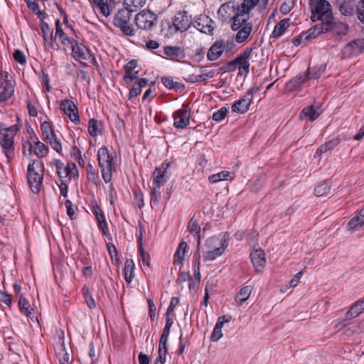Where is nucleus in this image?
<instances>
[{"label":"nucleus","mask_w":364,"mask_h":364,"mask_svg":"<svg viewBox=\"0 0 364 364\" xmlns=\"http://www.w3.org/2000/svg\"><path fill=\"white\" fill-rule=\"evenodd\" d=\"M164 54L171 60L178 61L185 57L184 50L177 46H166L164 48Z\"/></svg>","instance_id":"nucleus-29"},{"label":"nucleus","mask_w":364,"mask_h":364,"mask_svg":"<svg viewBox=\"0 0 364 364\" xmlns=\"http://www.w3.org/2000/svg\"><path fill=\"white\" fill-rule=\"evenodd\" d=\"M331 31H333L338 36L346 35L348 31V26L343 22H334L333 18L331 21Z\"/></svg>","instance_id":"nucleus-41"},{"label":"nucleus","mask_w":364,"mask_h":364,"mask_svg":"<svg viewBox=\"0 0 364 364\" xmlns=\"http://www.w3.org/2000/svg\"><path fill=\"white\" fill-rule=\"evenodd\" d=\"M133 13L132 9L125 6L124 8L119 9L114 18V25L121 29L127 36H133L135 34L132 27L129 26V22Z\"/></svg>","instance_id":"nucleus-7"},{"label":"nucleus","mask_w":364,"mask_h":364,"mask_svg":"<svg viewBox=\"0 0 364 364\" xmlns=\"http://www.w3.org/2000/svg\"><path fill=\"white\" fill-rule=\"evenodd\" d=\"M88 132L90 135L95 137L98 133L97 121L95 119H91L88 122Z\"/></svg>","instance_id":"nucleus-57"},{"label":"nucleus","mask_w":364,"mask_h":364,"mask_svg":"<svg viewBox=\"0 0 364 364\" xmlns=\"http://www.w3.org/2000/svg\"><path fill=\"white\" fill-rule=\"evenodd\" d=\"M41 29L45 45L49 48H53V36L52 29L50 28L49 25L44 21L41 22Z\"/></svg>","instance_id":"nucleus-31"},{"label":"nucleus","mask_w":364,"mask_h":364,"mask_svg":"<svg viewBox=\"0 0 364 364\" xmlns=\"http://www.w3.org/2000/svg\"><path fill=\"white\" fill-rule=\"evenodd\" d=\"M91 1L104 16L107 17L111 14V9L106 0H91Z\"/></svg>","instance_id":"nucleus-48"},{"label":"nucleus","mask_w":364,"mask_h":364,"mask_svg":"<svg viewBox=\"0 0 364 364\" xmlns=\"http://www.w3.org/2000/svg\"><path fill=\"white\" fill-rule=\"evenodd\" d=\"M252 291L251 286H245L242 287L235 298V303L237 306H241L246 301Z\"/></svg>","instance_id":"nucleus-34"},{"label":"nucleus","mask_w":364,"mask_h":364,"mask_svg":"<svg viewBox=\"0 0 364 364\" xmlns=\"http://www.w3.org/2000/svg\"><path fill=\"white\" fill-rule=\"evenodd\" d=\"M289 27V19L284 18L278 22L272 33L271 38L274 39L281 37Z\"/></svg>","instance_id":"nucleus-32"},{"label":"nucleus","mask_w":364,"mask_h":364,"mask_svg":"<svg viewBox=\"0 0 364 364\" xmlns=\"http://www.w3.org/2000/svg\"><path fill=\"white\" fill-rule=\"evenodd\" d=\"M20 126L14 124L7 128L1 129L0 132V144L3 152L9 163L14 156V136L19 131Z\"/></svg>","instance_id":"nucleus-4"},{"label":"nucleus","mask_w":364,"mask_h":364,"mask_svg":"<svg viewBox=\"0 0 364 364\" xmlns=\"http://www.w3.org/2000/svg\"><path fill=\"white\" fill-rule=\"evenodd\" d=\"M252 263L258 273H261L266 264V255L261 248L254 250L250 254Z\"/></svg>","instance_id":"nucleus-20"},{"label":"nucleus","mask_w":364,"mask_h":364,"mask_svg":"<svg viewBox=\"0 0 364 364\" xmlns=\"http://www.w3.org/2000/svg\"><path fill=\"white\" fill-rule=\"evenodd\" d=\"M191 108L189 105H183L182 107L173 113V127L184 129L190 124Z\"/></svg>","instance_id":"nucleus-13"},{"label":"nucleus","mask_w":364,"mask_h":364,"mask_svg":"<svg viewBox=\"0 0 364 364\" xmlns=\"http://www.w3.org/2000/svg\"><path fill=\"white\" fill-rule=\"evenodd\" d=\"M135 269V264L132 259H127L124 262V274L125 281L130 284L134 278V270Z\"/></svg>","instance_id":"nucleus-37"},{"label":"nucleus","mask_w":364,"mask_h":364,"mask_svg":"<svg viewBox=\"0 0 364 364\" xmlns=\"http://www.w3.org/2000/svg\"><path fill=\"white\" fill-rule=\"evenodd\" d=\"M331 23L321 22L320 24L310 28L305 33H301L299 38L294 41L295 45L301 43L302 41H307L314 38L321 33H324L331 31Z\"/></svg>","instance_id":"nucleus-10"},{"label":"nucleus","mask_w":364,"mask_h":364,"mask_svg":"<svg viewBox=\"0 0 364 364\" xmlns=\"http://www.w3.org/2000/svg\"><path fill=\"white\" fill-rule=\"evenodd\" d=\"M41 129L43 136H48V134H50L54 131V127L51 122L45 121L41 124Z\"/></svg>","instance_id":"nucleus-58"},{"label":"nucleus","mask_w":364,"mask_h":364,"mask_svg":"<svg viewBox=\"0 0 364 364\" xmlns=\"http://www.w3.org/2000/svg\"><path fill=\"white\" fill-rule=\"evenodd\" d=\"M364 312V299H359L354 302L346 314L345 320H350L358 317Z\"/></svg>","instance_id":"nucleus-25"},{"label":"nucleus","mask_w":364,"mask_h":364,"mask_svg":"<svg viewBox=\"0 0 364 364\" xmlns=\"http://www.w3.org/2000/svg\"><path fill=\"white\" fill-rule=\"evenodd\" d=\"M45 139L49 142L51 147L60 154L62 151V146L60 139L57 137L55 130L50 134H48V136L44 137Z\"/></svg>","instance_id":"nucleus-45"},{"label":"nucleus","mask_w":364,"mask_h":364,"mask_svg":"<svg viewBox=\"0 0 364 364\" xmlns=\"http://www.w3.org/2000/svg\"><path fill=\"white\" fill-rule=\"evenodd\" d=\"M187 246L188 245L186 242H180L174 254V264L179 265L183 263Z\"/></svg>","instance_id":"nucleus-38"},{"label":"nucleus","mask_w":364,"mask_h":364,"mask_svg":"<svg viewBox=\"0 0 364 364\" xmlns=\"http://www.w3.org/2000/svg\"><path fill=\"white\" fill-rule=\"evenodd\" d=\"M191 24L192 21L188 16L187 12L180 11L178 12L172 18V22L169 26V28L173 30L174 32H184L191 26Z\"/></svg>","instance_id":"nucleus-14"},{"label":"nucleus","mask_w":364,"mask_h":364,"mask_svg":"<svg viewBox=\"0 0 364 364\" xmlns=\"http://www.w3.org/2000/svg\"><path fill=\"white\" fill-rule=\"evenodd\" d=\"M44 176L43 164L41 161H31L27 168L28 186L33 193H38L43 186Z\"/></svg>","instance_id":"nucleus-3"},{"label":"nucleus","mask_w":364,"mask_h":364,"mask_svg":"<svg viewBox=\"0 0 364 364\" xmlns=\"http://www.w3.org/2000/svg\"><path fill=\"white\" fill-rule=\"evenodd\" d=\"M15 82L6 71H0V103L8 100L14 92Z\"/></svg>","instance_id":"nucleus-9"},{"label":"nucleus","mask_w":364,"mask_h":364,"mask_svg":"<svg viewBox=\"0 0 364 364\" xmlns=\"http://www.w3.org/2000/svg\"><path fill=\"white\" fill-rule=\"evenodd\" d=\"M331 191V185L328 181H323L316 185L314 189L315 196L323 197L328 195Z\"/></svg>","instance_id":"nucleus-44"},{"label":"nucleus","mask_w":364,"mask_h":364,"mask_svg":"<svg viewBox=\"0 0 364 364\" xmlns=\"http://www.w3.org/2000/svg\"><path fill=\"white\" fill-rule=\"evenodd\" d=\"M311 79V77L306 73L300 74L292 78L287 83V89L289 92L299 90L305 85Z\"/></svg>","instance_id":"nucleus-21"},{"label":"nucleus","mask_w":364,"mask_h":364,"mask_svg":"<svg viewBox=\"0 0 364 364\" xmlns=\"http://www.w3.org/2000/svg\"><path fill=\"white\" fill-rule=\"evenodd\" d=\"M18 304L21 311L26 316H30L32 314L33 309L31 307L28 301L23 295L19 296Z\"/></svg>","instance_id":"nucleus-46"},{"label":"nucleus","mask_w":364,"mask_h":364,"mask_svg":"<svg viewBox=\"0 0 364 364\" xmlns=\"http://www.w3.org/2000/svg\"><path fill=\"white\" fill-rule=\"evenodd\" d=\"M259 0H244L240 6H238L235 15L250 18V12L258 4Z\"/></svg>","instance_id":"nucleus-26"},{"label":"nucleus","mask_w":364,"mask_h":364,"mask_svg":"<svg viewBox=\"0 0 364 364\" xmlns=\"http://www.w3.org/2000/svg\"><path fill=\"white\" fill-rule=\"evenodd\" d=\"M336 5L343 15L350 16L354 13L355 1L353 0H336Z\"/></svg>","instance_id":"nucleus-27"},{"label":"nucleus","mask_w":364,"mask_h":364,"mask_svg":"<svg viewBox=\"0 0 364 364\" xmlns=\"http://www.w3.org/2000/svg\"><path fill=\"white\" fill-rule=\"evenodd\" d=\"M234 10V6H231L228 4H222L218 11V16L221 18V19L225 21L228 18V14L231 11Z\"/></svg>","instance_id":"nucleus-54"},{"label":"nucleus","mask_w":364,"mask_h":364,"mask_svg":"<svg viewBox=\"0 0 364 364\" xmlns=\"http://www.w3.org/2000/svg\"><path fill=\"white\" fill-rule=\"evenodd\" d=\"M356 13L359 21L364 23V0H360V2L357 5Z\"/></svg>","instance_id":"nucleus-62"},{"label":"nucleus","mask_w":364,"mask_h":364,"mask_svg":"<svg viewBox=\"0 0 364 364\" xmlns=\"http://www.w3.org/2000/svg\"><path fill=\"white\" fill-rule=\"evenodd\" d=\"M136 68V61L134 60H132L129 61L127 64L124 66V73L126 75L127 78L131 79V76L128 75L131 74V72L134 71L135 68Z\"/></svg>","instance_id":"nucleus-60"},{"label":"nucleus","mask_w":364,"mask_h":364,"mask_svg":"<svg viewBox=\"0 0 364 364\" xmlns=\"http://www.w3.org/2000/svg\"><path fill=\"white\" fill-rule=\"evenodd\" d=\"M87 178L90 182H91L96 186L100 184V179L99 175L91 164L88 165V168L87 170Z\"/></svg>","instance_id":"nucleus-50"},{"label":"nucleus","mask_w":364,"mask_h":364,"mask_svg":"<svg viewBox=\"0 0 364 364\" xmlns=\"http://www.w3.org/2000/svg\"><path fill=\"white\" fill-rule=\"evenodd\" d=\"M71 154L75 158V160L79 164V165L82 166L84 161L82 158L80 150L76 146H74L72 149Z\"/></svg>","instance_id":"nucleus-63"},{"label":"nucleus","mask_w":364,"mask_h":364,"mask_svg":"<svg viewBox=\"0 0 364 364\" xmlns=\"http://www.w3.org/2000/svg\"><path fill=\"white\" fill-rule=\"evenodd\" d=\"M341 143V139L338 136H335L326 141L324 144L321 145L316 151L314 158L320 157L323 153L328 151L333 150Z\"/></svg>","instance_id":"nucleus-28"},{"label":"nucleus","mask_w":364,"mask_h":364,"mask_svg":"<svg viewBox=\"0 0 364 364\" xmlns=\"http://www.w3.org/2000/svg\"><path fill=\"white\" fill-rule=\"evenodd\" d=\"M97 162L105 183H109L117 169L115 153H110L106 146L100 147L97 151Z\"/></svg>","instance_id":"nucleus-2"},{"label":"nucleus","mask_w":364,"mask_h":364,"mask_svg":"<svg viewBox=\"0 0 364 364\" xmlns=\"http://www.w3.org/2000/svg\"><path fill=\"white\" fill-rule=\"evenodd\" d=\"M321 107L318 105H311L304 107L300 113L299 118H309L311 122L316 120L321 114Z\"/></svg>","instance_id":"nucleus-22"},{"label":"nucleus","mask_w":364,"mask_h":364,"mask_svg":"<svg viewBox=\"0 0 364 364\" xmlns=\"http://www.w3.org/2000/svg\"><path fill=\"white\" fill-rule=\"evenodd\" d=\"M188 230L196 239H197L198 244L199 245L200 242V227L198 225V221L194 218H192L190 220L188 225Z\"/></svg>","instance_id":"nucleus-42"},{"label":"nucleus","mask_w":364,"mask_h":364,"mask_svg":"<svg viewBox=\"0 0 364 364\" xmlns=\"http://www.w3.org/2000/svg\"><path fill=\"white\" fill-rule=\"evenodd\" d=\"M259 90L257 89H250L247 91L245 95L238 100H236L231 106V110L234 113L245 114L250 107L252 102L254 95Z\"/></svg>","instance_id":"nucleus-11"},{"label":"nucleus","mask_w":364,"mask_h":364,"mask_svg":"<svg viewBox=\"0 0 364 364\" xmlns=\"http://www.w3.org/2000/svg\"><path fill=\"white\" fill-rule=\"evenodd\" d=\"M31 142L33 144V151L38 158H44L48 153V147L41 142L38 136L33 134L31 136Z\"/></svg>","instance_id":"nucleus-23"},{"label":"nucleus","mask_w":364,"mask_h":364,"mask_svg":"<svg viewBox=\"0 0 364 364\" xmlns=\"http://www.w3.org/2000/svg\"><path fill=\"white\" fill-rule=\"evenodd\" d=\"M231 178V173L228 171H223L218 173L211 175L208 178V181L211 183H215L221 181L228 180Z\"/></svg>","instance_id":"nucleus-51"},{"label":"nucleus","mask_w":364,"mask_h":364,"mask_svg":"<svg viewBox=\"0 0 364 364\" xmlns=\"http://www.w3.org/2000/svg\"><path fill=\"white\" fill-rule=\"evenodd\" d=\"M14 60L21 64L23 65L26 63V58L23 51L21 50H16L13 54Z\"/></svg>","instance_id":"nucleus-61"},{"label":"nucleus","mask_w":364,"mask_h":364,"mask_svg":"<svg viewBox=\"0 0 364 364\" xmlns=\"http://www.w3.org/2000/svg\"><path fill=\"white\" fill-rule=\"evenodd\" d=\"M173 166H176L175 161L166 160L160 166L156 167L153 172V186L156 187L164 186L171 176L168 169Z\"/></svg>","instance_id":"nucleus-8"},{"label":"nucleus","mask_w":364,"mask_h":364,"mask_svg":"<svg viewBox=\"0 0 364 364\" xmlns=\"http://www.w3.org/2000/svg\"><path fill=\"white\" fill-rule=\"evenodd\" d=\"M60 109L75 124H80V120L78 110L73 101L68 99L62 100L60 104Z\"/></svg>","instance_id":"nucleus-17"},{"label":"nucleus","mask_w":364,"mask_h":364,"mask_svg":"<svg viewBox=\"0 0 364 364\" xmlns=\"http://www.w3.org/2000/svg\"><path fill=\"white\" fill-rule=\"evenodd\" d=\"M364 51V38H358L349 42L341 50L343 58L358 56Z\"/></svg>","instance_id":"nucleus-15"},{"label":"nucleus","mask_w":364,"mask_h":364,"mask_svg":"<svg viewBox=\"0 0 364 364\" xmlns=\"http://www.w3.org/2000/svg\"><path fill=\"white\" fill-rule=\"evenodd\" d=\"M231 19V28L237 31L235 37V41L238 43L245 42L253 31V25L249 21L250 18L234 14Z\"/></svg>","instance_id":"nucleus-6"},{"label":"nucleus","mask_w":364,"mask_h":364,"mask_svg":"<svg viewBox=\"0 0 364 364\" xmlns=\"http://www.w3.org/2000/svg\"><path fill=\"white\" fill-rule=\"evenodd\" d=\"M70 45L72 47L73 52L77 57L82 60L88 59L90 52L86 46L82 44H77L75 40L73 43H70Z\"/></svg>","instance_id":"nucleus-35"},{"label":"nucleus","mask_w":364,"mask_h":364,"mask_svg":"<svg viewBox=\"0 0 364 364\" xmlns=\"http://www.w3.org/2000/svg\"><path fill=\"white\" fill-rule=\"evenodd\" d=\"M364 225V208L359 212V214L353 218L348 223L349 229L355 230Z\"/></svg>","instance_id":"nucleus-39"},{"label":"nucleus","mask_w":364,"mask_h":364,"mask_svg":"<svg viewBox=\"0 0 364 364\" xmlns=\"http://www.w3.org/2000/svg\"><path fill=\"white\" fill-rule=\"evenodd\" d=\"M146 3V0H124V4L132 11H136L138 9L142 7Z\"/></svg>","instance_id":"nucleus-53"},{"label":"nucleus","mask_w":364,"mask_h":364,"mask_svg":"<svg viewBox=\"0 0 364 364\" xmlns=\"http://www.w3.org/2000/svg\"><path fill=\"white\" fill-rule=\"evenodd\" d=\"M161 187H156V186H153L151 192V203L156 205L161 198V193L159 191Z\"/></svg>","instance_id":"nucleus-59"},{"label":"nucleus","mask_w":364,"mask_h":364,"mask_svg":"<svg viewBox=\"0 0 364 364\" xmlns=\"http://www.w3.org/2000/svg\"><path fill=\"white\" fill-rule=\"evenodd\" d=\"M139 229H140L139 236L138 237V239H137L138 251H139L140 257L141 259L143 265L147 266L149 267L150 265V263H149L150 256H149V253L146 252L142 247V235H143V232L144 231V229L141 225L139 226Z\"/></svg>","instance_id":"nucleus-30"},{"label":"nucleus","mask_w":364,"mask_h":364,"mask_svg":"<svg viewBox=\"0 0 364 364\" xmlns=\"http://www.w3.org/2000/svg\"><path fill=\"white\" fill-rule=\"evenodd\" d=\"M82 293L83 294L85 302L90 309H93L96 307L95 301L92 296L91 291L88 287L84 286L82 289Z\"/></svg>","instance_id":"nucleus-52"},{"label":"nucleus","mask_w":364,"mask_h":364,"mask_svg":"<svg viewBox=\"0 0 364 364\" xmlns=\"http://www.w3.org/2000/svg\"><path fill=\"white\" fill-rule=\"evenodd\" d=\"M228 245L226 233L219 234L208 238L205 242V249L202 252L204 262L213 261L221 256Z\"/></svg>","instance_id":"nucleus-1"},{"label":"nucleus","mask_w":364,"mask_h":364,"mask_svg":"<svg viewBox=\"0 0 364 364\" xmlns=\"http://www.w3.org/2000/svg\"><path fill=\"white\" fill-rule=\"evenodd\" d=\"M232 41L230 42L229 41H224V40H220L216 41L208 49L207 53V58L208 60L210 61H214L217 59H218L221 55L223 54V51L226 50L228 51L230 48H229V46H232Z\"/></svg>","instance_id":"nucleus-16"},{"label":"nucleus","mask_w":364,"mask_h":364,"mask_svg":"<svg viewBox=\"0 0 364 364\" xmlns=\"http://www.w3.org/2000/svg\"><path fill=\"white\" fill-rule=\"evenodd\" d=\"M57 37H59V38L61 41V43L65 46L70 45V43H73L74 42V39L68 37V36L65 34L63 29L58 28L57 31H55V38Z\"/></svg>","instance_id":"nucleus-55"},{"label":"nucleus","mask_w":364,"mask_h":364,"mask_svg":"<svg viewBox=\"0 0 364 364\" xmlns=\"http://www.w3.org/2000/svg\"><path fill=\"white\" fill-rule=\"evenodd\" d=\"M65 206L66 208L67 215L71 220H73L75 218V210L71 200H66L65 201Z\"/></svg>","instance_id":"nucleus-64"},{"label":"nucleus","mask_w":364,"mask_h":364,"mask_svg":"<svg viewBox=\"0 0 364 364\" xmlns=\"http://www.w3.org/2000/svg\"><path fill=\"white\" fill-rule=\"evenodd\" d=\"M326 68V64L321 63L313 68H309L306 73L309 75L311 79H318L324 73Z\"/></svg>","instance_id":"nucleus-40"},{"label":"nucleus","mask_w":364,"mask_h":364,"mask_svg":"<svg viewBox=\"0 0 364 364\" xmlns=\"http://www.w3.org/2000/svg\"><path fill=\"white\" fill-rule=\"evenodd\" d=\"M309 6L313 21L331 23L333 14L331 4L326 0H309Z\"/></svg>","instance_id":"nucleus-5"},{"label":"nucleus","mask_w":364,"mask_h":364,"mask_svg":"<svg viewBox=\"0 0 364 364\" xmlns=\"http://www.w3.org/2000/svg\"><path fill=\"white\" fill-rule=\"evenodd\" d=\"M157 17L152 11L143 10L136 15L135 23L141 30H150L156 25Z\"/></svg>","instance_id":"nucleus-12"},{"label":"nucleus","mask_w":364,"mask_h":364,"mask_svg":"<svg viewBox=\"0 0 364 364\" xmlns=\"http://www.w3.org/2000/svg\"><path fill=\"white\" fill-rule=\"evenodd\" d=\"M230 316L227 317L226 316H222L218 318L210 336V340L213 342H217L223 337L222 328L225 323L230 321Z\"/></svg>","instance_id":"nucleus-24"},{"label":"nucleus","mask_w":364,"mask_h":364,"mask_svg":"<svg viewBox=\"0 0 364 364\" xmlns=\"http://www.w3.org/2000/svg\"><path fill=\"white\" fill-rule=\"evenodd\" d=\"M168 336L161 334L159 345V357L157 358V359H159V360H160V363H165L166 360V354L168 353Z\"/></svg>","instance_id":"nucleus-33"},{"label":"nucleus","mask_w":364,"mask_h":364,"mask_svg":"<svg viewBox=\"0 0 364 364\" xmlns=\"http://www.w3.org/2000/svg\"><path fill=\"white\" fill-rule=\"evenodd\" d=\"M90 208L92 213L95 215L96 218L97 226L100 230L102 231L104 235H109V229L102 209L98 205V204L96 202L92 203Z\"/></svg>","instance_id":"nucleus-18"},{"label":"nucleus","mask_w":364,"mask_h":364,"mask_svg":"<svg viewBox=\"0 0 364 364\" xmlns=\"http://www.w3.org/2000/svg\"><path fill=\"white\" fill-rule=\"evenodd\" d=\"M228 108L225 107H223L220 109H218V111L215 112L213 114L212 119H213V120L218 122H221L222 120H223L225 118V117L228 114Z\"/></svg>","instance_id":"nucleus-56"},{"label":"nucleus","mask_w":364,"mask_h":364,"mask_svg":"<svg viewBox=\"0 0 364 364\" xmlns=\"http://www.w3.org/2000/svg\"><path fill=\"white\" fill-rule=\"evenodd\" d=\"M162 84L170 90H178L184 89V85L175 82L171 77H164L161 78Z\"/></svg>","instance_id":"nucleus-47"},{"label":"nucleus","mask_w":364,"mask_h":364,"mask_svg":"<svg viewBox=\"0 0 364 364\" xmlns=\"http://www.w3.org/2000/svg\"><path fill=\"white\" fill-rule=\"evenodd\" d=\"M192 23L201 33L206 34H211L213 33V20L207 15H200Z\"/></svg>","instance_id":"nucleus-19"},{"label":"nucleus","mask_w":364,"mask_h":364,"mask_svg":"<svg viewBox=\"0 0 364 364\" xmlns=\"http://www.w3.org/2000/svg\"><path fill=\"white\" fill-rule=\"evenodd\" d=\"M53 164L55 166L56 168V172L58 173V177L60 179V181L69 183L70 181L69 173L68 172V169L65 168V166L63 164V163L60 160H56Z\"/></svg>","instance_id":"nucleus-36"},{"label":"nucleus","mask_w":364,"mask_h":364,"mask_svg":"<svg viewBox=\"0 0 364 364\" xmlns=\"http://www.w3.org/2000/svg\"><path fill=\"white\" fill-rule=\"evenodd\" d=\"M228 66L236 68L238 66V75L247 76L250 72V64L249 61H240L238 63H234L233 60L228 63Z\"/></svg>","instance_id":"nucleus-43"},{"label":"nucleus","mask_w":364,"mask_h":364,"mask_svg":"<svg viewBox=\"0 0 364 364\" xmlns=\"http://www.w3.org/2000/svg\"><path fill=\"white\" fill-rule=\"evenodd\" d=\"M56 355L60 364H69L70 355L65 349L63 341L60 344L58 352L56 353Z\"/></svg>","instance_id":"nucleus-49"}]
</instances>
